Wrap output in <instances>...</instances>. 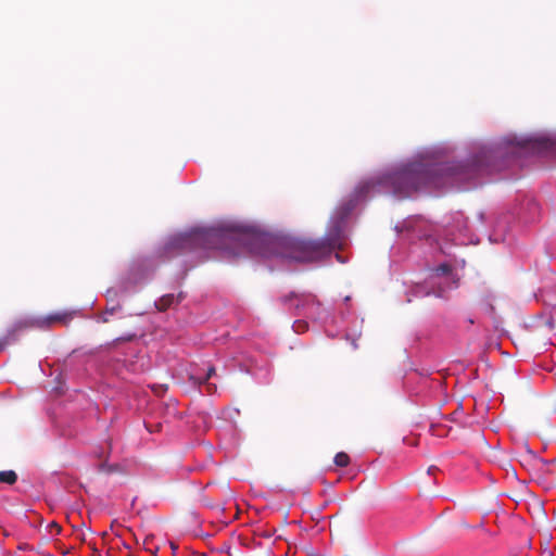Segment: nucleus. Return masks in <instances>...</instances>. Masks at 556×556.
I'll list each match as a JSON object with an SVG mask.
<instances>
[{"instance_id": "1", "label": "nucleus", "mask_w": 556, "mask_h": 556, "mask_svg": "<svg viewBox=\"0 0 556 556\" xmlns=\"http://www.w3.org/2000/svg\"><path fill=\"white\" fill-rule=\"evenodd\" d=\"M428 169L422 164H413L388 174L379 180L362 181L352 198L342 204L331 219L324 238L317 240L300 239L276 235L258 226L245 224V253L262 257H281L290 262L307 263L323 258L343 244V223L355 207L357 201L367 197L378 187L391 188L399 198L409 197L414 191L428 184Z\"/></svg>"}, {"instance_id": "2", "label": "nucleus", "mask_w": 556, "mask_h": 556, "mask_svg": "<svg viewBox=\"0 0 556 556\" xmlns=\"http://www.w3.org/2000/svg\"><path fill=\"white\" fill-rule=\"evenodd\" d=\"M184 245L217 249L228 255H239L243 248V225L224 219L207 228H199L181 238Z\"/></svg>"}, {"instance_id": "3", "label": "nucleus", "mask_w": 556, "mask_h": 556, "mask_svg": "<svg viewBox=\"0 0 556 556\" xmlns=\"http://www.w3.org/2000/svg\"><path fill=\"white\" fill-rule=\"evenodd\" d=\"M70 315L66 313H58L49 315L45 318L37 319H21L14 323L7 331V334L0 339V352H2L8 344L17 340V336L21 331L29 328L46 329L51 327L55 323H65Z\"/></svg>"}, {"instance_id": "4", "label": "nucleus", "mask_w": 556, "mask_h": 556, "mask_svg": "<svg viewBox=\"0 0 556 556\" xmlns=\"http://www.w3.org/2000/svg\"><path fill=\"white\" fill-rule=\"evenodd\" d=\"M216 376V369L212 365H207L205 368L198 365L191 366L188 371V379L194 386H203L208 394L216 392L217 387L210 380Z\"/></svg>"}, {"instance_id": "5", "label": "nucleus", "mask_w": 556, "mask_h": 556, "mask_svg": "<svg viewBox=\"0 0 556 556\" xmlns=\"http://www.w3.org/2000/svg\"><path fill=\"white\" fill-rule=\"evenodd\" d=\"M181 299V294L177 298L174 294H165L157 302H155V306L159 311L163 312L169 308L175 302H179Z\"/></svg>"}, {"instance_id": "6", "label": "nucleus", "mask_w": 556, "mask_h": 556, "mask_svg": "<svg viewBox=\"0 0 556 556\" xmlns=\"http://www.w3.org/2000/svg\"><path fill=\"white\" fill-rule=\"evenodd\" d=\"M17 481V475L14 470L0 471V483L14 484Z\"/></svg>"}, {"instance_id": "7", "label": "nucleus", "mask_w": 556, "mask_h": 556, "mask_svg": "<svg viewBox=\"0 0 556 556\" xmlns=\"http://www.w3.org/2000/svg\"><path fill=\"white\" fill-rule=\"evenodd\" d=\"M333 463L338 467H346L350 464V456L345 452H339L336 454Z\"/></svg>"}, {"instance_id": "8", "label": "nucleus", "mask_w": 556, "mask_h": 556, "mask_svg": "<svg viewBox=\"0 0 556 556\" xmlns=\"http://www.w3.org/2000/svg\"><path fill=\"white\" fill-rule=\"evenodd\" d=\"M431 429H432L433 434H435V435H439V437L445 435V433L442 431L443 430L442 427L439 425H432Z\"/></svg>"}, {"instance_id": "9", "label": "nucleus", "mask_w": 556, "mask_h": 556, "mask_svg": "<svg viewBox=\"0 0 556 556\" xmlns=\"http://www.w3.org/2000/svg\"><path fill=\"white\" fill-rule=\"evenodd\" d=\"M437 271L440 274H448L451 271V266L447 264H442L437 268Z\"/></svg>"}, {"instance_id": "10", "label": "nucleus", "mask_w": 556, "mask_h": 556, "mask_svg": "<svg viewBox=\"0 0 556 556\" xmlns=\"http://www.w3.org/2000/svg\"><path fill=\"white\" fill-rule=\"evenodd\" d=\"M135 337H136V334H128V336L119 337V338L115 339V342H129V341L134 340Z\"/></svg>"}, {"instance_id": "11", "label": "nucleus", "mask_w": 556, "mask_h": 556, "mask_svg": "<svg viewBox=\"0 0 556 556\" xmlns=\"http://www.w3.org/2000/svg\"><path fill=\"white\" fill-rule=\"evenodd\" d=\"M293 327H294V330L296 332H300V331H304L306 325L304 323H302V321H298V323L294 324Z\"/></svg>"}, {"instance_id": "12", "label": "nucleus", "mask_w": 556, "mask_h": 556, "mask_svg": "<svg viewBox=\"0 0 556 556\" xmlns=\"http://www.w3.org/2000/svg\"><path fill=\"white\" fill-rule=\"evenodd\" d=\"M49 528L52 530H55V532L59 534L62 530L61 526L59 523H56L55 521H52L50 525H49Z\"/></svg>"}, {"instance_id": "13", "label": "nucleus", "mask_w": 556, "mask_h": 556, "mask_svg": "<svg viewBox=\"0 0 556 556\" xmlns=\"http://www.w3.org/2000/svg\"><path fill=\"white\" fill-rule=\"evenodd\" d=\"M121 309V305H116V306H113V307H110V308H106L105 313L104 314H110V315H113L116 311Z\"/></svg>"}, {"instance_id": "14", "label": "nucleus", "mask_w": 556, "mask_h": 556, "mask_svg": "<svg viewBox=\"0 0 556 556\" xmlns=\"http://www.w3.org/2000/svg\"><path fill=\"white\" fill-rule=\"evenodd\" d=\"M295 298L294 293H290L289 295L283 296L281 300L283 303H288L291 299Z\"/></svg>"}, {"instance_id": "15", "label": "nucleus", "mask_w": 556, "mask_h": 556, "mask_svg": "<svg viewBox=\"0 0 556 556\" xmlns=\"http://www.w3.org/2000/svg\"><path fill=\"white\" fill-rule=\"evenodd\" d=\"M240 513H241V511H240L239 505H238V504H236V516H235V517H236V518H238V516L240 515Z\"/></svg>"}, {"instance_id": "16", "label": "nucleus", "mask_w": 556, "mask_h": 556, "mask_svg": "<svg viewBox=\"0 0 556 556\" xmlns=\"http://www.w3.org/2000/svg\"><path fill=\"white\" fill-rule=\"evenodd\" d=\"M79 540H80L81 542H86V538H85V534H84V533H81V534L79 535Z\"/></svg>"}, {"instance_id": "17", "label": "nucleus", "mask_w": 556, "mask_h": 556, "mask_svg": "<svg viewBox=\"0 0 556 556\" xmlns=\"http://www.w3.org/2000/svg\"><path fill=\"white\" fill-rule=\"evenodd\" d=\"M102 321H103V323H108V321H109V318H108V317H105V316H102Z\"/></svg>"}, {"instance_id": "18", "label": "nucleus", "mask_w": 556, "mask_h": 556, "mask_svg": "<svg viewBox=\"0 0 556 556\" xmlns=\"http://www.w3.org/2000/svg\"><path fill=\"white\" fill-rule=\"evenodd\" d=\"M205 505H206V506H211V507H213V505H212L211 501H205Z\"/></svg>"}, {"instance_id": "19", "label": "nucleus", "mask_w": 556, "mask_h": 556, "mask_svg": "<svg viewBox=\"0 0 556 556\" xmlns=\"http://www.w3.org/2000/svg\"><path fill=\"white\" fill-rule=\"evenodd\" d=\"M526 448L528 453L532 454V451L528 446H526Z\"/></svg>"}]
</instances>
